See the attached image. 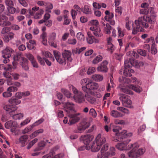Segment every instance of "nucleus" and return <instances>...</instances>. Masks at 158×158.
<instances>
[{"label":"nucleus","mask_w":158,"mask_h":158,"mask_svg":"<svg viewBox=\"0 0 158 158\" xmlns=\"http://www.w3.org/2000/svg\"><path fill=\"white\" fill-rule=\"evenodd\" d=\"M32 125L30 126L29 127H26L22 131L23 134H25L30 131L33 127Z\"/></svg>","instance_id":"obj_54"},{"label":"nucleus","mask_w":158,"mask_h":158,"mask_svg":"<svg viewBox=\"0 0 158 158\" xmlns=\"http://www.w3.org/2000/svg\"><path fill=\"white\" fill-rule=\"evenodd\" d=\"M44 12V11L42 9H39V8L37 6H35L32 8L31 10L29 11L30 15L33 16L34 18L36 19L40 18Z\"/></svg>","instance_id":"obj_10"},{"label":"nucleus","mask_w":158,"mask_h":158,"mask_svg":"<svg viewBox=\"0 0 158 158\" xmlns=\"http://www.w3.org/2000/svg\"><path fill=\"white\" fill-rule=\"evenodd\" d=\"M156 16L154 15L150 16L144 15L139 17L138 19L135 20V23L133 22L129 21L126 23V27L129 30H130L131 26H132V33L136 34L137 32L141 31L142 28L147 29L149 27V24L154 23L155 22Z\"/></svg>","instance_id":"obj_1"},{"label":"nucleus","mask_w":158,"mask_h":158,"mask_svg":"<svg viewBox=\"0 0 158 158\" xmlns=\"http://www.w3.org/2000/svg\"><path fill=\"white\" fill-rule=\"evenodd\" d=\"M10 28L9 27H3L1 31L2 34H4L8 33L10 31Z\"/></svg>","instance_id":"obj_59"},{"label":"nucleus","mask_w":158,"mask_h":158,"mask_svg":"<svg viewBox=\"0 0 158 158\" xmlns=\"http://www.w3.org/2000/svg\"><path fill=\"white\" fill-rule=\"evenodd\" d=\"M73 8L75 10L80 14H81V12H82V8H81L78 5H74Z\"/></svg>","instance_id":"obj_53"},{"label":"nucleus","mask_w":158,"mask_h":158,"mask_svg":"<svg viewBox=\"0 0 158 158\" xmlns=\"http://www.w3.org/2000/svg\"><path fill=\"white\" fill-rule=\"evenodd\" d=\"M105 14L106 16L105 17V19L108 21H109L114 17L113 14L112 13H110L108 10L105 11Z\"/></svg>","instance_id":"obj_32"},{"label":"nucleus","mask_w":158,"mask_h":158,"mask_svg":"<svg viewBox=\"0 0 158 158\" xmlns=\"http://www.w3.org/2000/svg\"><path fill=\"white\" fill-rule=\"evenodd\" d=\"M117 110L126 114H128L129 113V111L127 109L123 107H117Z\"/></svg>","instance_id":"obj_47"},{"label":"nucleus","mask_w":158,"mask_h":158,"mask_svg":"<svg viewBox=\"0 0 158 158\" xmlns=\"http://www.w3.org/2000/svg\"><path fill=\"white\" fill-rule=\"evenodd\" d=\"M102 59V57L101 56H98L94 58L93 60L92 63L94 64H97L100 61H101Z\"/></svg>","instance_id":"obj_42"},{"label":"nucleus","mask_w":158,"mask_h":158,"mask_svg":"<svg viewBox=\"0 0 158 158\" xmlns=\"http://www.w3.org/2000/svg\"><path fill=\"white\" fill-rule=\"evenodd\" d=\"M92 78L95 81H102L103 79V76L100 74H95L93 75Z\"/></svg>","instance_id":"obj_31"},{"label":"nucleus","mask_w":158,"mask_h":158,"mask_svg":"<svg viewBox=\"0 0 158 158\" xmlns=\"http://www.w3.org/2000/svg\"><path fill=\"white\" fill-rule=\"evenodd\" d=\"M151 53L152 54H155L157 52V50L155 47V43L152 44L151 48Z\"/></svg>","instance_id":"obj_56"},{"label":"nucleus","mask_w":158,"mask_h":158,"mask_svg":"<svg viewBox=\"0 0 158 158\" xmlns=\"http://www.w3.org/2000/svg\"><path fill=\"white\" fill-rule=\"evenodd\" d=\"M96 146L97 147L95 148L94 145L93 146L92 151L96 152L98 151L100 149L101 146L104 144L106 141V139L100 134H98L96 137L95 139Z\"/></svg>","instance_id":"obj_7"},{"label":"nucleus","mask_w":158,"mask_h":158,"mask_svg":"<svg viewBox=\"0 0 158 158\" xmlns=\"http://www.w3.org/2000/svg\"><path fill=\"white\" fill-rule=\"evenodd\" d=\"M43 55L45 57L44 58H49L53 61L54 60V58L52 56V55L50 52L48 51L43 52Z\"/></svg>","instance_id":"obj_39"},{"label":"nucleus","mask_w":158,"mask_h":158,"mask_svg":"<svg viewBox=\"0 0 158 158\" xmlns=\"http://www.w3.org/2000/svg\"><path fill=\"white\" fill-rule=\"evenodd\" d=\"M81 139L83 140L84 143L87 146L92 140V138L90 135H86L82 136Z\"/></svg>","instance_id":"obj_23"},{"label":"nucleus","mask_w":158,"mask_h":158,"mask_svg":"<svg viewBox=\"0 0 158 158\" xmlns=\"http://www.w3.org/2000/svg\"><path fill=\"white\" fill-rule=\"evenodd\" d=\"M129 61H131L132 63V65H133L134 66H135V67L138 68L140 66H142L144 65V63L143 62L137 60H134L133 59L132 60L131 59L130 60H129Z\"/></svg>","instance_id":"obj_27"},{"label":"nucleus","mask_w":158,"mask_h":158,"mask_svg":"<svg viewBox=\"0 0 158 158\" xmlns=\"http://www.w3.org/2000/svg\"><path fill=\"white\" fill-rule=\"evenodd\" d=\"M89 93H86L85 95V99L89 103L93 104L95 102V98L93 97L88 94Z\"/></svg>","instance_id":"obj_34"},{"label":"nucleus","mask_w":158,"mask_h":158,"mask_svg":"<svg viewBox=\"0 0 158 158\" xmlns=\"http://www.w3.org/2000/svg\"><path fill=\"white\" fill-rule=\"evenodd\" d=\"M61 91L67 98H69L71 97V94L68 90L64 89H62Z\"/></svg>","instance_id":"obj_45"},{"label":"nucleus","mask_w":158,"mask_h":158,"mask_svg":"<svg viewBox=\"0 0 158 158\" xmlns=\"http://www.w3.org/2000/svg\"><path fill=\"white\" fill-rule=\"evenodd\" d=\"M120 129L119 127L116 126H113V131L114 132L116 133V135L117 136V137L113 139V141L115 142L122 141V139H123V137L125 138V136L131 137L132 135V133H127V131L126 130H124L123 132L120 133L119 130Z\"/></svg>","instance_id":"obj_4"},{"label":"nucleus","mask_w":158,"mask_h":158,"mask_svg":"<svg viewBox=\"0 0 158 158\" xmlns=\"http://www.w3.org/2000/svg\"><path fill=\"white\" fill-rule=\"evenodd\" d=\"M132 65L131 61H129L128 60H125L124 61V68L120 70V73L126 77L131 76V73H134V71L131 68Z\"/></svg>","instance_id":"obj_5"},{"label":"nucleus","mask_w":158,"mask_h":158,"mask_svg":"<svg viewBox=\"0 0 158 158\" xmlns=\"http://www.w3.org/2000/svg\"><path fill=\"white\" fill-rule=\"evenodd\" d=\"M91 24L92 25V27H98L99 23L97 20H93L91 21Z\"/></svg>","instance_id":"obj_64"},{"label":"nucleus","mask_w":158,"mask_h":158,"mask_svg":"<svg viewBox=\"0 0 158 158\" xmlns=\"http://www.w3.org/2000/svg\"><path fill=\"white\" fill-rule=\"evenodd\" d=\"M13 51V50L11 48L8 47L2 51V56L4 58L3 60L4 63H7L9 61V58L10 57Z\"/></svg>","instance_id":"obj_12"},{"label":"nucleus","mask_w":158,"mask_h":158,"mask_svg":"<svg viewBox=\"0 0 158 158\" xmlns=\"http://www.w3.org/2000/svg\"><path fill=\"white\" fill-rule=\"evenodd\" d=\"M89 126V123L85 121H82L79 124L77 128L74 130V132L76 133H81L88 127Z\"/></svg>","instance_id":"obj_13"},{"label":"nucleus","mask_w":158,"mask_h":158,"mask_svg":"<svg viewBox=\"0 0 158 158\" xmlns=\"http://www.w3.org/2000/svg\"><path fill=\"white\" fill-rule=\"evenodd\" d=\"M110 115L112 117L114 118H117L119 116H122L123 115H122L121 113L119 112L117 110H112L110 113Z\"/></svg>","instance_id":"obj_38"},{"label":"nucleus","mask_w":158,"mask_h":158,"mask_svg":"<svg viewBox=\"0 0 158 158\" xmlns=\"http://www.w3.org/2000/svg\"><path fill=\"white\" fill-rule=\"evenodd\" d=\"M136 79L137 78L135 77H131V80L123 76L120 77L119 79V81L122 84H124V85L120 88V91L126 94L133 95V92L129 88V86L130 85L127 86L126 84L130 83H134L136 81Z\"/></svg>","instance_id":"obj_2"},{"label":"nucleus","mask_w":158,"mask_h":158,"mask_svg":"<svg viewBox=\"0 0 158 158\" xmlns=\"http://www.w3.org/2000/svg\"><path fill=\"white\" fill-rule=\"evenodd\" d=\"M72 88L75 102L79 103L84 102L85 101V95L82 92L78 91L74 86H72Z\"/></svg>","instance_id":"obj_6"},{"label":"nucleus","mask_w":158,"mask_h":158,"mask_svg":"<svg viewBox=\"0 0 158 158\" xmlns=\"http://www.w3.org/2000/svg\"><path fill=\"white\" fill-rule=\"evenodd\" d=\"M107 49L112 53L115 49V47L112 44H107Z\"/></svg>","instance_id":"obj_62"},{"label":"nucleus","mask_w":158,"mask_h":158,"mask_svg":"<svg viewBox=\"0 0 158 158\" xmlns=\"http://www.w3.org/2000/svg\"><path fill=\"white\" fill-rule=\"evenodd\" d=\"M23 58V57L22 56L21 54L18 53L17 54L16 56H15L13 57V58L15 61L18 60L20 61H21L22 59Z\"/></svg>","instance_id":"obj_49"},{"label":"nucleus","mask_w":158,"mask_h":158,"mask_svg":"<svg viewBox=\"0 0 158 158\" xmlns=\"http://www.w3.org/2000/svg\"><path fill=\"white\" fill-rule=\"evenodd\" d=\"M44 120L43 118H41V119H39L38 121H36L33 124H32V126H33V127L37 126L41 123H43L44 121Z\"/></svg>","instance_id":"obj_60"},{"label":"nucleus","mask_w":158,"mask_h":158,"mask_svg":"<svg viewBox=\"0 0 158 158\" xmlns=\"http://www.w3.org/2000/svg\"><path fill=\"white\" fill-rule=\"evenodd\" d=\"M62 104L63 105V107L67 114L72 113L74 110V104L73 103L69 102H63Z\"/></svg>","instance_id":"obj_14"},{"label":"nucleus","mask_w":158,"mask_h":158,"mask_svg":"<svg viewBox=\"0 0 158 158\" xmlns=\"http://www.w3.org/2000/svg\"><path fill=\"white\" fill-rule=\"evenodd\" d=\"M44 131V130L40 129L38 130L33 132L31 136V137H34L36 136L39 134L42 133Z\"/></svg>","instance_id":"obj_44"},{"label":"nucleus","mask_w":158,"mask_h":158,"mask_svg":"<svg viewBox=\"0 0 158 158\" xmlns=\"http://www.w3.org/2000/svg\"><path fill=\"white\" fill-rule=\"evenodd\" d=\"M9 102L10 103L15 105H18L21 102L20 100H18L16 98H14L13 97L10 98L9 100Z\"/></svg>","instance_id":"obj_37"},{"label":"nucleus","mask_w":158,"mask_h":158,"mask_svg":"<svg viewBox=\"0 0 158 158\" xmlns=\"http://www.w3.org/2000/svg\"><path fill=\"white\" fill-rule=\"evenodd\" d=\"M37 60L39 62L40 64L43 65H44L45 64V61L44 59H46L44 57L42 58L40 56L37 55Z\"/></svg>","instance_id":"obj_43"},{"label":"nucleus","mask_w":158,"mask_h":158,"mask_svg":"<svg viewBox=\"0 0 158 158\" xmlns=\"http://www.w3.org/2000/svg\"><path fill=\"white\" fill-rule=\"evenodd\" d=\"M98 87L97 83L93 81H89L87 83L86 86H83L82 87V90L86 93H90L92 90L97 89Z\"/></svg>","instance_id":"obj_9"},{"label":"nucleus","mask_w":158,"mask_h":158,"mask_svg":"<svg viewBox=\"0 0 158 158\" xmlns=\"http://www.w3.org/2000/svg\"><path fill=\"white\" fill-rule=\"evenodd\" d=\"M114 123L115 124L124 125L125 123L124 120L118 119H115L114 120Z\"/></svg>","instance_id":"obj_58"},{"label":"nucleus","mask_w":158,"mask_h":158,"mask_svg":"<svg viewBox=\"0 0 158 158\" xmlns=\"http://www.w3.org/2000/svg\"><path fill=\"white\" fill-rule=\"evenodd\" d=\"M20 62V64L21 65L23 69L26 71L27 70L29 69L28 66V61L27 60L26 58L23 57L22 59V60Z\"/></svg>","instance_id":"obj_26"},{"label":"nucleus","mask_w":158,"mask_h":158,"mask_svg":"<svg viewBox=\"0 0 158 158\" xmlns=\"http://www.w3.org/2000/svg\"><path fill=\"white\" fill-rule=\"evenodd\" d=\"M87 35L88 36L87 39V42L89 44H92L94 42V36L92 35L91 33L89 31L87 32Z\"/></svg>","instance_id":"obj_36"},{"label":"nucleus","mask_w":158,"mask_h":158,"mask_svg":"<svg viewBox=\"0 0 158 158\" xmlns=\"http://www.w3.org/2000/svg\"><path fill=\"white\" fill-rule=\"evenodd\" d=\"M12 66L11 65H8L7 66H5L4 64H0V69H4L6 71L10 70L12 68Z\"/></svg>","instance_id":"obj_41"},{"label":"nucleus","mask_w":158,"mask_h":158,"mask_svg":"<svg viewBox=\"0 0 158 158\" xmlns=\"http://www.w3.org/2000/svg\"><path fill=\"white\" fill-rule=\"evenodd\" d=\"M8 20V18L4 15H0V26L2 27L9 26L11 23L9 21H6Z\"/></svg>","instance_id":"obj_20"},{"label":"nucleus","mask_w":158,"mask_h":158,"mask_svg":"<svg viewBox=\"0 0 158 158\" xmlns=\"http://www.w3.org/2000/svg\"><path fill=\"white\" fill-rule=\"evenodd\" d=\"M7 91L10 92H15L18 90V88L16 87L11 86L9 87L7 89Z\"/></svg>","instance_id":"obj_55"},{"label":"nucleus","mask_w":158,"mask_h":158,"mask_svg":"<svg viewBox=\"0 0 158 158\" xmlns=\"http://www.w3.org/2000/svg\"><path fill=\"white\" fill-rule=\"evenodd\" d=\"M3 109L6 111L9 112L10 115L11 112L14 113V111L17 110V107L12 105H7L4 106Z\"/></svg>","instance_id":"obj_22"},{"label":"nucleus","mask_w":158,"mask_h":158,"mask_svg":"<svg viewBox=\"0 0 158 158\" xmlns=\"http://www.w3.org/2000/svg\"><path fill=\"white\" fill-rule=\"evenodd\" d=\"M119 99L122 102L124 106L129 108H132L133 106L131 105L132 103L129 97L126 95L120 94Z\"/></svg>","instance_id":"obj_11"},{"label":"nucleus","mask_w":158,"mask_h":158,"mask_svg":"<svg viewBox=\"0 0 158 158\" xmlns=\"http://www.w3.org/2000/svg\"><path fill=\"white\" fill-rule=\"evenodd\" d=\"M89 82V79L88 78H85L81 81V83L82 85V88L83 86H86V85L88 82Z\"/></svg>","instance_id":"obj_48"},{"label":"nucleus","mask_w":158,"mask_h":158,"mask_svg":"<svg viewBox=\"0 0 158 158\" xmlns=\"http://www.w3.org/2000/svg\"><path fill=\"white\" fill-rule=\"evenodd\" d=\"M71 52L69 50H65L62 53V55L63 56L62 59H64L65 60V63H63V64H66V60L70 62L72 61V58L71 57Z\"/></svg>","instance_id":"obj_16"},{"label":"nucleus","mask_w":158,"mask_h":158,"mask_svg":"<svg viewBox=\"0 0 158 158\" xmlns=\"http://www.w3.org/2000/svg\"><path fill=\"white\" fill-rule=\"evenodd\" d=\"M82 12L85 14H89L91 13V9L89 5H85L82 8Z\"/></svg>","instance_id":"obj_33"},{"label":"nucleus","mask_w":158,"mask_h":158,"mask_svg":"<svg viewBox=\"0 0 158 158\" xmlns=\"http://www.w3.org/2000/svg\"><path fill=\"white\" fill-rule=\"evenodd\" d=\"M12 94L11 92L8 91L7 90L6 91L4 92L2 94V96L4 98H8L12 96Z\"/></svg>","instance_id":"obj_61"},{"label":"nucleus","mask_w":158,"mask_h":158,"mask_svg":"<svg viewBox=\"0 0 158 158\" xmlns=\"http://www.w3.org/2000/svg\"><path fill=\"white\" fill-rule=\"evenodd\" d=\"M139 147V145L136 143L131 144L130 148L132 149L128 153L129 157L140 158L139 156L145 152V149L144 148H140L138 149Z\"/></svg>","instance_id":"obj_3"},{"label":"nucleus","mask_w":158,"mask_h":158,"mask_svg":"<svg viewBox=\"0 0 158 158\" xmlns=\"http://www.w3.org/2000/svg\"><path fill=\"white\" fill-rule=\"evenodd\" d=\"M10 116L12 117V118L15 120L19 119L22 118L23 116V113L15 114V111L14 113L11 112L10 113Z\"/></svg>","instance_id":"obj_28"},{"label":"nucleus","mask_w":158,"mask_h":158,"mask_svg":"<svg viewBox=\"0 0 158 158\" xmlns=\"http://www.w3.org/2000/svg\"><path fill=\"white\" fill-rule=\"evenodd\" d=\"M108 149V145L107 143H106L104 145L101 149V152L98 154V158H102L103 156H104V152L107 151Z\"/></svg>","instance_id":"obj_25"},{"label":"nucleus","mask_w":158,"mask_h":158,"mask_svg":"<svg viewBox=\"0 0 158 158\" xmlns=\"http://www.w3.org/2000/svg\"><path fill=\"white\" fill-rule=\"evenodd\" d=\"M96 71V69L94 67H90L88 69L87 73L88 75H90L94 73Z\"/></svg>","instance_id":"obj_52"},{"label":"nucleus","mask_w":158,"mask_h":158,"mask_svg":"<svg viewBox=\"0 0 158 158\" xmlns=\"http://www.w3.org/2000/svg\"><path fill=\"white\" fill-rule=\"evenodd\" d=\"M94 7L97 9H99L102 7L103 8H105L106 6V5L102 3H98L96 2H94L93 4Z\"/></svg>","instance_id":"obj_35"},{"label":"nucleus","mask_w":158,"mask_h":158,"mask_svg":"<svg viewBox=\"0 0 158 158\" xmlns=\"http://www.w3.org/2000/svg\"><path fill=\"white\" fill-rule=\"evenodd\" d=\"M129 137V136H125V138L123 137V139H122V141H123V142L118 143L116 145V148L120 150H128L131 149V148H130V147L127 146V143L130 141V139L128 138Z\"/></svg>","instance_id":"obj_8"},{"label":"nucleus","mask_w":158,"mask_h":158,"mask_svg":"<svg viewBox=\"0 0 158 158\" xmlns=\"http://www.w3.org/2000/svg\"><path fill=\"white\" fill-rule=\"evenodd\" d=\"M89 114L90 115H91L94 118L96 117L97 114L95 110L93 108H91L90 109L89 111Z\"/></svg>","instance_id":"obj_63"},{"label":"nucleus","mask_w":158,"mask_h":158,"mask_svg":"<svg viewBox=\"0 0 158 158\" xmlns=\"http://www.w3.org/2000/svg\"><path fill=\"white\" fill-rule=\"evenodd\" d=\"M130 89H132L135 92L139 93L142 91V88L138 85H130L129 86Z\"/></svg>","instance_id":"obj_29"},{"label":"nucleus","mask_w":158,"mask_h":158,"mask_svg":"<svg viewBox=\"0 0 158 158\" xmlns=\"http://www.w3.org/2000/svg\"><path fill=\"white\" fill-rule=\"evenodd\" d=\"M108 62L106 60L103 61L98 67V71L103 73H106L107 72L108 68L107 65Z\"/></svg>","instance_id":"obj_17"},{"label":"nucleus","mask_w":158,"mask_h":158,"mask_svg":"<svg viewBox=\"0 0 158 158\" xmlns=\"http://www.w3.org/2000/svg\"><path fill=\"white\" fill-rule=\"evenodd\" d=\"M77 37L78 40L80 41H84L85 40L84 36L81 32H78L77 34Z\"/></svg>","instance_id":"obj_46"},{"label":"nucleus","mask_w":158,"mask_h":158,"mask_svg":"<svg viewBox=\"0 0 158 158\" xmlns=\"http://www.w3.org/2000/svg\"><path fill=\"white\" fill-rule=\"evenodd\" d=\"M68 116L69 118V122L68 124L70 125L74 124L78 122L80 118L76 114H72V113L68 114Z\"/></svg>","instance_id":"obj_18"},{"label":"nucleus","mask_w":158,"mask_h":158,"mask_svg":"<svg viewBox=\"0 0 158 158\" xmlns=\"http://www.w3.org/2000/svg\"><path fill=\"white\" fill-rule=\"evenodd\" d=\"M56 35L55 33L53 32L50 35L49 37L50 41L51 42H53L54 41L56 37Z\"/></svg>","instance_id":"obj_57"},{"label":"nucleus","mask_w":158,"mask_h":158,"mask_svg":"<svg viewBox=\"0 0 158 158\" xmlns=\"http://www.w3.org/2000/svg\"><path fill=\"white\" fill-rule=\"evenodd\" d=\"M5 3L6 5L9 7H12L14 6V3L11 0H5Z\"/></svg>","instance_id":"obj_51"},{"label":"nucleus","mask_w":158,"mask_h":158,"mask_svg":"<svg viewBox=\"0 0 158 158\" xmlns=\"http://www.w3.org/2000/svg\"><path fill=\"white\" fill-rule=\"evenodd\" d=\"M5 126L7 129L11 128V131L14 132L15 131L16 129L18 127V125L16 122L10 120L5 123Z\"/></svg>","instance_id":"obj_15"},{"label":"nucleus","mask_w":158,"mask_h":158,"mask_svg":"<svg viewBox=\"0 0 158 158\" xmlns=\"http://www.w3.org/2000/svg\"><path fill=\"white\" fill-rule=\"evenodd\" d=\"M54 156V149H52L50 151V152L48 154L43 156L42 158H52V156Z\"/></svg>","instance_id":"obj_50"},{"label":"nucleus","mask_w":158,"mask_h":158,"mask_svg":"<svg viewBox=\"0 0 158 158\" xmlns=\"http://www.w3.org/2000/svg\"><path fill=\"white\" fill-rule=\"evenodd\" d=\"M28 138V136L27 135H24L19 138V141L22 146L24 147L26 145Z\"/></svg>","instance_id":"obj_24"},{"label":"nucleus","mask_w":158,"mask_h":158,"mask_svg":"<svg viewBox=\"0 0 158 158\" xmlns=\"http://www.w3.org/2000/svg\"><path fill=\"white\" fill-rule=\"evenodd\" d=\"M115 149L114 148L112 147L110 148V152H107L106 153L104 152V156L105 158H107L110 155L111 156H113L115 154Z\"/></svg>","instance_id":"obj_30"},{"label":"nucleus","mask_w":158,"mask_h":158,"mask_svg":"<svg viewBox=\"0 0 158 158\" xmlns=\"http://www.w3.org/2000/svg\"><path fill=\"white\" fill-rule=\"evenodd\" d=\"M148 11H149V10L148 8H144L140 10V11H139V13L140 14H143L145 15H144L143 16H144V15L147 16V15H147V14H148ZM156 15H156L155 13H154L153 14L151 15ZM147 16H151V15H147ZM156 20V18H155V20Z\"/></svg>","instance_id":"obj_40"},{"label":"nucleus","mask_w":158,"mask_h":158,"mask_svg":"<svg viewBox=\"0 0 158 158\" xmlns=\"http://www.w3.org/2000/svg\"><path fill=\"white\" fill-rule=\"evenodd\" d=\"M90 30L93 31L94 34L97 37H101L103 35V34L99 27H91Z\"/></svg>","instance_id":"obj_19"},{"label":"nucleus","mask_w":158,"mask_h":158,"mask_svg":"<svg viewBox=\"0 0 158 158\" xmlns=\"http://www.w3.org/2000/svg\"><path fill=\"white\" fill-rule=\"evenodd\" d=\"M54 56L57 61L60 64H63L65 63V60L64 59L61 58V53L59 51L56 50L53 51Z\"/></svg>","instance_id":"obj_21"}]
</instances>
